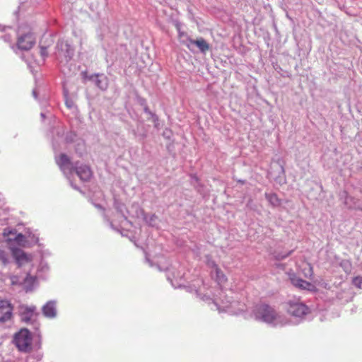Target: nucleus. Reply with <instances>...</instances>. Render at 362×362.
<instances>
[{
	"label": "nucleus",
	"instance_id": "nucleus-1",
	"mask_svg": "<svg viewBox=\"0 0 362 362\" xmlns=\"http://www.w3.org/2000/svg\"><path fill=\"white\" fill-rule=\"evenodd\" d=\"M14 343L19 351L23 352H30L33 349V337L28 329H21L15 334Z\"/></svg>",
	"mask_w": 362,
	"mask_h": 362
},
{
	"label": "nucleus",
	"instance_id": "nucleus-2",
	"mask_svg": "<svg viewBox=\"0 0 362 362\" xmlns=\"http://www.w3.org/2000/svg\"><path fill=\"white\" fill-rule=\"evenodd\" d=\"M257 313L262 319L267 322H272L276 317L275 310L266 304L260 305L257 308Z\"/></svg>",
	"mask_w": 362,
	"mask_h": 362
},
{
	"label": "nucleus",
	"instance_id": "nucleus-3",
	"mask_svg": "<svg viewBox=\"0 0 362 362\" xmlns=\"http://www.w3.org/2000/svg\"><path fill=\"white\" fill-rule=\"evenodd\" d=\"M13 306L6 300H0V322L8 321L12 317Z\"/></svg>",
	"mask_w": 362,
	"mask_h": 362
},
{
	"label": "nucleus",
	"instance_id": "nucleus-4",
	"mask_svg": "<svg viewBox=\"0 0 362 362\" xmlns=\"http://www.w3.org/2000/svg\"><path fill=\"white\" fill-rule=\"evenodd\" d=\"M35 40L31 33H27L20 36L17 40V46L18 49L22 50H29L35 45Z\"/></svg>",
	"mask_w": 362,
	"mask_h": 362
},
{
	"label": "nucleus",
	"instance_id": "nucleus-5",
	"mask_svg": "<svg viewBox=\"0 0 362 362\" xmlns=\"http://www.w3.org/2000/svg\"><path fill=\"white\" fill-rule=\"evenodd\" d=\"M56 163L63 171L69 170L72 173L73 165L70 158L64 153H61L57 158Z\"/></svg>",
	"mask_w": 362,
	"mask_h": 362
},
{
	"label": "nucleus",
	"instance_id": "nucleus-6",
	"mask_svg": "<svg viewBox=\"0 0 362 362\" xmlns=\"http://www.w3.org/2000/svg\"><path fill=\"white\" fill-rule=\"evenodd\" d=\"M73 172H76L79 178L83 181H88L93 175L90 168L86 165L73 168L72 173Z\"/></svg>",
	"mask_w": 362,
	"mask_h": 362
},
{
	"label": "nucleus",
	"instance_id": "nucleus-7",
	"mask_svg": "<svg viewBox=\"0 0 362 362\" xmlns=\"http://www.w3.org/2000/svg\"><path fill=\"white\" fill-rule=\"evenodd\" d=\"M188 48H190V45H196L200 51L202 52H205L209 49V44L206 42V40L203 38H199L197 40L189 39L188 42H183Z\"/></svg>",
	"mask_w": 362,
	"mask_h": 362
},
{
	"label": "nucleus",
	"instance_id": "nucleus-8",
	"mask_svg": "<svg viewBox=\"0 0 362 362\" xmlns=\"http://www.w3.org/2000/svg\"><path fill=\"white\" fill-rule=\"evenodd\" d=\"M13 255L16 262L20 265L28 262L31 260L30 257L21 249H14L13 250Z\"/></svg>",
	"mask_w": 362,
	"mask_h": 362
},
{
	"label": "nucleus",
	"instance_id": "nucleus-9",
	"mask_svg": "<svg viewBox=\"0 0 362 362\" xmlns=\"http://www.w3.org/2000/svg\"><path fill=\"white\" fill-rule=\"evenodd\" d=\"M21 318L25 322H29L32 320L36 315L35 308L34 307H25L22 308L21 313Z\"/></svg>",
	"mask_w": 362,
	"mask_h": 362
},
{
	"label": "nucleus",
	"instance_id": "nucleus-10",
	"mask_svg": "<svg viewBox=\"0 0 362 362\" xmlns=\"http://www.w3.org/2000/svg\"><path fill=\"white\" fill-rule=\"evenodd\" d=\"M296 287L301 289H305L309 291H316V287L311 283L304 281L301 279H296Z\"/></svg>",
	"mask_w": 362,
	"mask_h": 362
},
{
	"label": "nucleus",
	"instance_id": "nucleus-11",
	"mask_svg": "<svg viewBox=\"0 0 362 362\" xmlns=\"http://www.w3.org/2000/svg\"><path fill=\"white\" fill-rule=\"evenodd\" d=\"M310 313V309L305 304L301 303H296V319L297 317H303Z\"/></svg>",
	"mask_w": 362,
	"mask_h": 362
},
{
	"label": "nucleus",
	"instance_id": "nucleus-12",
	"mask_svg": "<svg viewBox=\"0 0 362 362\" xmlns=\"http://www.w3.org/2000/svg\"><path fill=\"white\" fill-rule=\"evenodd\" d=\"M300 271L305 278H310L313 275V267L308 262H303L299 266Z\"/></svg>",
	"mask_w": 362,
	"mask_h": 362
},
{
	"label": "nucleus",
	"instance_id": "nucleus-13",
	"mask_svg": "<svg viewBox=\"0 0 362 362\" xmlns=\"http://www.w3.org/2000/svg\"><path fill=\"white\" fill-rule=\"evenodd\" d=\"M43 313L45 316L49 317L55 316L56 310H55L54 304L52 303H47L43 307Z\"/></svg>",
	"mask_w": 362,
	"mask_h": 362
},
{
	"label": "nucleus",
	"instance_id": "nucleus-14",
	"mask_svg": "<svg viewBox=\"0 0 362 362\" xmlns=\"http://www.w3.org/2000/svg\"><path fill=\"white\" fill-rule=\"evenodd\" d=\"M265 197L269 201V202L273 206H278L281 204V201L278 198L276 194L274 193H269L265 194Z\"/></svg>",
	"mask_w": 362,
	"mask_h": 362
},
{
	"label": "nucleus",
	"instance_id": "nucleus-15",
	"mask_svg": "<svg viewBox=\"0 0 362 362\" xmlns=\"http://www.w3.org/2000/svg\"><path fill=\"white\" fill-rule=\"evenodd\" d=\"M216 279L219 284H223L227 281V277L226 275L223 273V272L219 269L216 268Z\"/></svg>",
	"mask_w": 362,
	"mask_h": 362
},
{
	"label": "nucleus",
	"instance_id": "nucleus-16",
	"mask_svg": "<svg viewBox=\"0 0 362 362\" xmlns=\"http://www.w3.org/2000/svg\"><path fill=\"white\" fill-rule=\"evenodd\" d=\"M339 265L341 268H343L344 271L346 273L351 272V264L349 260H342Z\"/></svg>",
	"mask_w": 362,
	"mask_h": 362
},
{
	"label": "nucleus",
	"instance_id": "nucleus-17",
	"mask_svg": "<svg viewBox=\"0 0 362 362\" xmlns=\"http://www.w3.org/2000/svg\"><path fill=\"white\" fill-rule=\"evenodd\" d=\"M352 283L356 287H357L358 288H362V277H361V276L354 277L353 279Z\"/></svg>",
	"mask_w": 362,
	"mask_h": 362
},
{
	"label": "nucleus",
	"instance_id": "nucleus-18",
	"mask_svg": "<svg viewBox=\"0 0 362 362\" xmlns=\"http://www.w3.org/2000/svg\"><path fill=\"white\" fill-rule=\"evenodd\" d=\"M0 261L2 262V263L6 264L7 262V259L6 257V255L4 251L0 250Z\"/></svg>",
	"mask_w": 362,
	"mask_h": 362
},
{
	"label": "nucleus",
	"instance_id": "nucleus-19",
	"mask_svg": "<svg viewBox=\"0 0 362 362\" xmlns=\"http://www.w3.org/2000/svg\"><path fill=\"white\" fill-rule=\"evenodd\" d=\"M40 54L43 57H46L48 55L47 48L45 47H40Z\"/></svg>",
	"mask_w": 362,
	"mask_h": 362
},
{
	"label": "nucleus",
	"instance_id": "nucleus-20",
	"mask_svg": "<svg viewBox=\"0 0 362 362\" xmlns=\"http://www.w3.org/2000/svg\"><path fill=\"white\" fill-rule=\"evenodd\" d=\"M157 217L155 215H153L151 218V220L156 219Z\"/></svg>",
	"mask_w": 362,
	"mask_h": 362
},
{
	"label": "nucleus",
	"instance_id": "nucleus-21",
	"mask_svg": "<svg viewBox=\"0 0 362 362\" xmlns=\"http://www.w3.org/2000/svg\"><path fill=\"white\" fill-rule=\"evenodd\" d=\"M288 311L291 313V315H293V312L289 308L288 309Z\"/></svg>",
	"mask_w": 362,
	"mask_h": 362
},
{
	"label": "nucleus",
	"instance_id": "nucleus-22",
	"mask_svg": "<svg viewBox=\"0 0 362 362\" xmlns=\"http://www.w3.org/2000/svg\"><path fill=\"white\" fill-rule=\"evenodd\" d=\"M288 304L290 305L291 308H292V303L289 302Z\"/></svg>",
	"mask_w": 362,
	"mask_h": 362
},
{
	"label": "nucleus",
	"instance_id": "nucleus-23",
	"mask_svg": "<svg viewBox=\"0 0 362 362\" xmlns=\"http://www.w3.org/2000/svg\"><path fill=\"white\" fill-rule=\"evenodd\" d=\"M239 182H241V183H243H243H245V182H244V181H242V180H240Z\"/></svg>",
	"mask_w": 362,
	"mask_h": 362
}]
</instances>
